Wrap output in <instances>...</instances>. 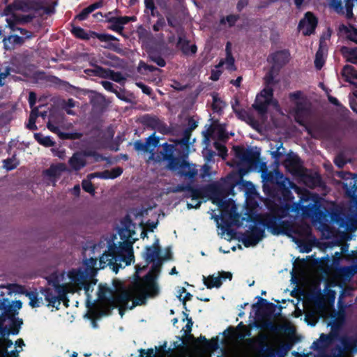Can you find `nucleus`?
I'll list each match as a JSON object with an SVG mask.
<instances>
[{"instance_id":"nucleus-1","label":"nucleus","mask_w":357,"mask_h":357,"mask_svg":"<svg viewBox=\"0 0 357 357\" xmlns=\"http://www.w3.org/2000/svg\"><path fill=\"white\" fill-rule=\"evenodd\" d=\"M159 241L157 239L151 247H147L144 253L146 262H153L152 272L149 273L143 279L135 281L128 289L122 290L114 298V305L119 307V313L123 316V309L132 310L137 305L144 303L146 296H153L158 294V287L155 282L154 275L158 271L161 264Z\"/></svg>"},{"instance_id":"nucleus-2","label":"nucleus","mask_w":357,"mask_h":357,"mask_svg":"<svg viewBox=\"0 0 357 357\" xmlns=\"http://www.w3.org/2000/svg\"><path fill=\"white\" fill-rule=\"evenodd\" d=\"M134 255L132 252V246L130 243L123 242L121 246L117 248H110L109 250H104V253L100 257L99 261L93 257L86 259L82 267L79 268H74L78 273L77 275L84 277V284L87 282V279L95 275L96 271L99 269L104 268L107 265L113 264H118L122 267L121 262L124 263V266L130 265L133 261Z\"/></svg>"},{"instance_id":"nucleus-3","label":"nucleus","mask_w":357,"mask_h":357,"mask_svg":"<svg viewBox=\"0 0 357 357\" xmlns=\"http://www.w3.org/2000/svg\"><path fill=\"white\" fill-rule=\"evenodd\" d=\"M77 275L76 270L72 269L57 278L54 292L50 289L45 291V299L50 305L57 307L67 294L75 293L85 286L84 277Z\"/></svg>"},{"instance_id":"nucleus-4","label":"nucleus","mask_w":357,"mask_h":357,"mask_svg":"<svg viewBox=\"0 0 357 357\" xmlns=\"http://www.w3.org/2000/svg\"><path fill=\"white\" fill-rule=\"evenodd\" d=\"M158 140L154 137V135L149 137L146 143L141 142H136L134 144L135 150L142 152H149L151 153L149 157L148 162L153 161L154 162H160L162 160H167L169 157L173 154L174 146L172 144H164L163 148L165 152H161L160 155L155 156L154 153H152L154 148L158 145Z\"/></svg>"},{"instance_id":"nucleus-5","label":"nucleus","mask_w":357,"mask_h":357,"mask_svg":"<svg viewBox=\"0 0 357 357\" xmlns=\"http://www.w3.org/2000/svg\"><path fill=\"white\" fill-rule=\"evenodd\" d=\"M10 333V331L9 329H0V357H19L18 354L22 351V347L24 346L23 340L19 339L15 342V345L19 349H16L15 351L8 354L7 348L12 344V342L7 338Z\"/></svg>"},{"instance_id":"nucleus-6","label":"nucleus","mask_w":357,"mask_h":357,"mask_svg":"<svg viewBox=\"0 0 357 357\" xmlns=\"http://www.w3.org/2000/svg\"><path fill=\"white\" fill-rule=\"evenodd\" d=\"M167 167L172 171H176L180 175L189 178H193L197 174L193 165L181 158H172L168 162Z\"/></svg>"},{"instance_id":"nucleus-7","label":"nucleus","mask_w":357,"mask_h":357,"mask_svg":"<svg viewBox=\"0 0 357 357\" xmlns=\"http://www.w3.org/2000/svg\"><path fill=\"white\" fill-rule=\"evenodd\" d=\"M272 105L278 108V102L273 99V91L271 89L266 88L257 96L252 107L260 114H264L266 112L267 107Z\"/></svg>"},{"instance_id":"nucleus-8","label":"nucleus","mask_w":357,"mask_h":357,"mask_svg":"<svg viewBox=\"0 0 357 357\" xmlns=\"http://www.w3.org/2000/svg\"><path fill=\"white\" fill-rule=\"evenodd\" d=\"M66 171H67L66 165L64 163H58L52 165L48 169L43 171V175L46 180L54 185L62 173Z\"/></svg>"},{"instance_id":"nucleus-9","label":"nucleus","mask_w":357,"mask_h":357,"mask_svg":"<svg viewBox=\"0 0 357 357\" xmlns=\"http://www.w3.org/2000/svg\"><path fill=\"white\" fill-rule=\"evenodd\" d=\"M232 275L230 272H219L216 275H210L208 277H203L204 284L208 288H219L222 283L223 280H231Z\"/></svg>"},{"instance_id":"nucleus-10","label":"nucleus","mask_w":357,"mask_h":357,"mask_svg":"<svg viewBox=\"0 0 357 357\" xmlns=\"http://www.w3.org/2000/svg\"><path fill=\"white\" fill-rule=\"evenodd\" d=\"M317 21L314 15L307 12L305 17L300 22L298 28L304 35H310L314 30L317 26Z\"/></svg>"},{"instance_id":"nucleus-11","label":"nucleus","mask_w":357,"mask_h":357,"mask_svg":"<svg viewBox=\"0 0 357 357\" xmlns=\"http://www.w3.org/2000/svg\"><path fill=\"white\" fill-rule=\"evenodd\" d=\"M251 331L250 328L242 324H240L236 329H232L229 337V340L234 343H238L245 337L250 336Z\"/></svg>"},{"instance_id":"nucleus-12","label":"nucleus","mask_w":357,"mask_h":357,"mask_svg":"<svg viewBox=\"0 0 357 357\" xmlns=\"http://www.w3.org/2000/svg\"><path fill=\"white\" fill-rule=\"evenodd\" d=\"M268 59L275 68H279L289 61V53L286 50L279 51L273 54Z\"/></svg>"},{"instance_id":"nucleus-13","label":"nucleus","mask_w":357,"mask_h":357,"mask_svg":"<svg viewBox=\"0 0 357 357\" xmlns=\"http://www.w3.org/2000/svg\"><path fill=\"white\" fill-rule=\"evenodd\" d=\"M232 108L236 116L240 119L251 125L253 128H255L257 126L256 121L248 112L239 108L238 100H235V103L232 105Z\"/></svg>"},{"instance_id":"nucleus-14","label":"nucleus","mask_w":357,"mask_h":357,"mask_svg":"<svg viewBox=\"0 0 357 357\" xmlns=\"http://www.w3.org/2000/svg\"><path fill=\"white\" fill-rule=\"evenodd\" d=\"M203 196V191L199 189H189V194L186 197L191 198V202L188 204V208H197L201 204V199Z\"/></svg>"},{"instance_id":"nucleus-15","label":"nucleus","mask_w":357,"mask_h":357,"mask_svg":"<svg viewBox=\"0 0 357 357\" xmlns=\"http://www.w3.org/2000/svg\"><path fill=\"white\" fill-rule=\"evenodd\" d=\"M68 163L73 170L79 171L86 165V160L82 153H75L69 159Z\"/></svg>"},{"instance_id":"nucleus-16","label":"nucleus","mask_w":357,"mask_h":357,"mask_svg":"<svg viewBox=\"0 0 357 357\" xmlns=\"http://www.w3.org/2000/svg\"><path fill=\"white\" fill-rule=\"evenodd\" d=\"M47 128L50 131H52L54 133H56L62 139H79L81 137V135L79 133H77V132H75V133L61 132L59 130V126H56L55 124H54L52 121H50L47 123Z\"/></svg>"},{"instance_id":"nucleus-17","label":"nucleus","mask_w":357,"mask_h":357,"mask_svg":"<svg viewBox=\"0 0 357 357\" xmlns=\"http://www.w3.org/2000/svg\"><path fill=\"white\" fill-rule=\"evenodd\" d=\"M342 75L347 82L356 84L357 81V71L351 66L347 65L342 71Z\"/></svg>"},{"instance_id":"nucleus-18","label":"nucleus","mask_w":357,"mask_h":357,"mask_svg":"<svg viewBox=\"0 0 357 357\" xmlns=\"http://www.w3.org/2000/svg\"><path fill=\"white\" fill-rule=\"evenodd\" d=\"M226 57L224 60H222L218 63L219 66L222 67L223 66H225V68L229 70H234L235 66H234V59L231 54L230 51V44L227 43L226 46Z\"/></svg>"},{"instance_id":"nucleus-19","label":"nucleus","mask_w":357,"mask_h":357,"mask_svg":"<svg viewBox=\"0 0 357 357\" xmlns=\"http://www.w3.org/2000/svg\"><path fill=\"white\" fill-rule=\"evenodd\" d=\"M347 195L351 197L357 204V175H355L350 180L349 183H345Z\"/></svg>"},{"instance_id":"nucleus-20","label":"nucleus","mask_w":357,"mask_h":357,"mask_svg":"<svg viewBox=\"0 0 357 357\" xmlns=\"http://www.w3.org/2000/svg\"><path fill=\"white\" fill-rule=\"evenodd\" d=\"M341 52L347 61L357 64V48L342 47Z\"/></svg>"},{"instance_id":"nucleus-21","label":"nucleus","mask_w":357,"mask_h":357,"mask_svg":"<svg viewBox=\"0 0 357 357\" xmlns=\"http://www.w3.org/2000/svg\"><path fill=\"white\" fill-rule=\"evenodd\" d=\"M177 46L185 54H194L197 52L195 45H190L188 41L181 38H179Z\"/></svg>"},{"instance_id":"nucleus-22","label":"nucleus","mask_w":357,"mask_h":357,"mask_svg":"<svg viewBox=\"0 0 357 357\" xmlns=\"http://www.w3.org/2000/svg\"><path fill=\"white\" fill-rule=\"evenodd\" d=\"M326 55V49L320 45L319 50L317 52L314 59V65L317 69H321L324 63Z\"/></svg>"},{"instance_id":"nucleus-23","label":"nucleus","mask_w":357,"mask_h":357,"mask_svg":"<svg viewBox=\"0 0 357 357\" xmlns=\"http://www.w3.org/2000/svg\"><path fill=\"white\" fill-rule=\"evenodd\" d=\"M309 109V103L305 98H298V100L296 102V118L298 119L300 116H302ZM298 121H299V119H297Z\"/></svg>"},{"instance_id":"nucleus-24","label":"nucleus","mask_w":357,"mask_h":357,"mask_svg":"<svg viewBox=\"0 0 357 357\" xmlns=\"http://www.w3.org/2000/svg\"><path fill=\"white\" fill-rule=\"evenodd\" d=\"M341 31L346 34V37L351 41L357 44V29L353 26H342L340 28Z\"/></svg>"},{"instance_id":"nucleus-25","label":"nucleus","mask_w":357,"mask_h":357,"mask_svg":"<svg viewBox=\"0 0 357 357\" xmlns=\"http://www.w3.org/2000/svg\"><path fill=\"white\" fill-rule=\"evenodd\" d=\"M213 136L220 140H225V139L228 138L225 128L222 125H218L215 126L213 130Z\"/></svg>"},{"instance_id":"nucleus-26","label":"nucleus","mask_w":357,"mask_h":357,"mask_svg":"<svg viewBox=\"0 0 357 357\" xmlns=\"http://www.w3.org/2000/svg\"><path fill=\"white\" fill-rule=\"evenodd\" d=\"M36 139L42 145L49 147L54 145V142L50 137H44L40 134H35Z\"/></svg>"},{"instance_id":"nucleus-27","label":"nucleus","mask_w":357,"mask_h":357,"mask_svg":"<svg viewBox=\"0 0 357 357\" xmlns=\"http://www.w3.org/2000/svg\"><path fill=\"white\" fill-rule=\"evenodd\" d=\"M38 109L37 108L33 109L30 114V116H29V122L26 125V126L29 129L36 130L37 128V127L36 126V119L38 117Z\"/></svg>"},{"instance_id":"nucleus-28","label":"nucleus","mask_w":357,"mask_h":357,"mask_svg":"<svg viewBox=\"0 0 357 357\" xmlns=\"http://www.w3.org/2000/svg\"><path fill=\"white\" fill-rule=\"evenodd\" d=\"M19 162L15 156L3 160V167L8 170H12L17 167Z\"/></svg>"},{"instance_id":"nucleus-29","label":"nucleus","mask_w":357,"mask_h":357,"mask_svg":"<svg viewBox=\"0 0 357 357\" xmlns=\"http://www.w3.org/2000/svg\"><path fill=\"white\" fill-rule=\"evenodd\" d=\"M26 296H27L29 299V305L32 307H37L40 306V301L37 298V295L34 292H27L26 294Z\"/></svg>"},{"instance_id":"nucleus-30","label":"nucleus","mask_w":357,"mask_h":357,"mask_svg":"<svg viewBox=\"0 0 357 357\" xmlns=\"http://www.w3.org/2000/svg\"><path fill=\"white\" fill-rule=\"evenodd\" d=\"M260 238L258 237L247 236L243 239V243L245 246H255L259 241Z\"/></svg>"},{"instance_id":"nucleus-31","label":"nucleus","mask_w":357,"mask_h":357,"mask_svg":"<svg viewBox=\"0 0 357 357\" xmlns=\"http://www.w3.org/2000/svg\"><path fill=\"white\" fill-rule=\"evenodd\" d=\"M1 287H6V286H1ZM6 288L9 290V293H18L22 294L24 293V289L22 286L15 284H10L6 286Z\"/></svg>"},{"instance_id":"nucleus-32","label":"nucleus","mask_w":357,"mask_h":357,"mask_svg":"<svg viewBox=\"0 0 357 357\" xmlns=\"http://www.w3.org/2000/svg\"><path fill=\"white\" fill-rule=\"evenodd\" d=\"M72 32L75 36L79 38H88V34L84 31L83 29L80 27H73L72 29Z\"/></svg>"},{"instance_id":"nucleus-33","label":"nucleus","mask_w":357,"mask_h":357,"mask_svg":"<svg viewBox=\"0 0 357 357\" xmlns=\"http://www.w3.org/2000/svg\"><path fill=\"white\" fill-rule=\"evenodd\" d=\"M82 188L87 192L93 195L95 192L94 188L89 180H84L82 183Z\"/></svg>"},{"instance_id":"nucleus-34","label":"nucleus","mask_w":357,"mask_h":357,"mask_svg":"<svg viewBox=\"0 0 357 357\" xmlns=\"http://www.w3.org/2000/svg\"><path fill=\"white\" fill-rule=\"evenodd\" d=\"M130 20H134V18L128 17H121L115 18L114 21L118 23V29L119 30H122L123 25L127 24Z\"/></svg>"},{"instance_id":"nucleus-35","label":"nucleus","mask_w":357,"mask_h":357,"mask_svg":"<svg viewBox=\"0 0 357 357\" xmlns=\"http://www.w3.org/2000/svg\"><path fill=\"white\" fill-rule=\"evenodd\" d=\"M93 11V6H88L87 8H84L77 16V18L79 20H84L86 18L88 15Z\"/></svg>"},{"instance_id":"nucleus-36","label":"nucleus","mask_w":357,"mask_h":357,"mask_svg":"<svg viewBox=\"0 0 357 357\" xmlns=\"http://www.w3.org/2000/svg\"><path fill=\"white\" fill-rule=\"evenodd\" d=\"M53 155L61 159H63L66 156V151L63 149L61 148H53L51 149Z\"/></svg>"},{"instance_id":"nucleus-37","label":"nucleus","mask_w":357,"mask_h":357,"mask_svg":"<svg viewBox=\"0 0 357 357\" xmlns=\"http://www.w3.org/2000/svg\"><path fill=\"white\" fill-rule=\"evenodd\" d=\"M236 21V17L234 15L227 16L226 18H222L221 20V24H228V26H231L234 24Z\"/></svg>"},{"instance_id":"nucleus-38","label":"nucleus","mask_w":357,"mask_h":357,"mask_svg":"<svg viewBox=\"0 0 357 357\" xmlns=\"http://www.w3.org/2000/svg\"><path fill=\"white\" fill-rule=\"evenodd\" d=\"M178 298L180 300H183V302L185 301V300L187 299H189V297L190 296V294L188 292H186V290L185 288L182 287V288H180L178 290Z\"/></svg>"},{"instance_id":"nucleus-39","label":"nucleus","mask_w":357,"mask_h":357,"mask_svg":"<svg viewBox=\"0 0 357 357\" xmlns=\"http://www.w3.org/2000/svg\"><path fill=\"white\" fill-rule=\"evenodd\" d=\"M122 169L117 167L113 169L111 172H108L109 175L105 176V178H115L122 174Z\"/></svg>"},{"instance_id":"nucleus-40","label":"nucleus","mask_w":357,"mask_h":357,"mask_svg":"<svg viewBox=\"0 0 357 357\" xmlns=\"http://www.w3.org/2000/svg\"><path fill=\"white\" fill-rule=\"evenodd\" d=\"M189 189H193V188L189 185H178L176 186L175 188H174L172 191L174 192L185 191V192H186V195H187V194H189Z\"/></svg>"},{"instance_id":"nucleus-41","label":"nucleus","mask_w":357,"mask_h":357,"mask_svg":"<svg viewBox=\"0 0 357 357\" xmlns=\"http://www.w3.org/2000/svg\"><path fill=\"white\" fill-rule=\"evenodd\" d=\"M219 65H217L211 72V79L213 81H216L219 79L220 75H221V70H219Z\"/></svg>"},{"instance_id":"nucleus-42","label":"nucleus","mask_w":357,"mask_h":357,"mask_svg":"<svg viewBox=\"0 0 357 357\" xmlns=\"http://www.w3.org/2000/svg\"><path fill=\"white\" fill-rule=\"evenodd\" d=\"M138 68H139V70L140 71L146 70H149L150 71H153V70H158L155 67L151 66H148V65H146V63H144L143 62H141L139 64Z\"/></svg>"},{"instance_id":"nucleus-43","label":"nucleus","mask_w":357,"mask_h":357,"mask_svg":"<svg viewBox=\"0 0 357 357\" xmlns=\"http://www.w3.org/2000/svg\"><path fill=\"white\" fill-rule=\"evenodd\" d=\"M165 22L164 19L160 18L157 22L153 25V30L155 31H158L160 30L165 25Z\"/></svg>"},{"instance_id":"nucleus-44","label":"nucleus","mask_w":357,"mask_h":357,"mask_svg":"<svg viewBox=\"0 0 357 357\" xmlns=\"http://www.w3.org/2000/svg\"><path fill=\"white\" fill-rule=\"evenodd\" d=\"M335 163L339 167H342L344 165V164L346 163V160L344 159L343 155H340L335 158Z\"/></svg>"},{"instance_id":"nucleus-45","label":"nucleus","mask_w":357,"mask_h":357,"mask_svg":"<svg viewBox=\"0 0 357 357\" xmlns=\"http://www.w3.org/2000/svg\"><path fill=\"white\" fill-rule=\"evenodd\" d=\"M211 167L208 165H204L202 167V177H206L211 175Z\"/></svg>"},{"instance_id":"nucleus-46","label":"nucleus","mask_w":357,"mask_h":357,"mask_svg":"<svg viewBox=\"0 0 357 357\" xmlns=\"http://www.w3.org/2000/svg\"><path fill=\"white\" fill-rule=\"evenodd\" d=\"M215 147L220 151L221 155L224 157V154L227 151L226 148L218 142L215 143Z\"/></svg>"},{"instance_id":"nucleus-47","label":"nucleus","mask_w":357,"mask_h":357,"mask_svg":"<svg viewBox=\"0 0 357 357\" xmlns=\"http://www.w3.org/2000/svg\"><path fill=\"white\" fill-rule=\"evenodd\" d=\"M296 161H297V158H296V156H294V157H293L292 158H291V159H290V158H288V159H286V160H284V165H285L287 167H289V166L291 165V163H294V165H296Z\"/></svg>"},{"instance_id":"nucleus-48","label":"nucleus","mask_w":357,"mask_h":357,"mask_svg":"<svg viewBox=\"0 0 357 357\" xmlns=\"http://www.w3.org/2000/svg\"><path fill=\"white\" fill-rule=\"evenodd\" d=\"M144 3L146 8L150 9L153 12L155 8L153 0H145Z\"/></svg>"},{"instance_id":"nucleus-49","label":"nucleus","mask_w":357,"mask_h":357,"mask_svg":"<svg viewBox=\"0 0 357 357\" xmlns=\"http://www.w3.org/2000/svg\"><path fill=\"white\" fill-rule=\"evenodd\" d=\"M22 303L20 301H15L12 303L10 307L14 310H20L22 307Z\"/></svg>"},{"instance_id":"nucleus-50","label":"nucleus","mask_w":357,"mask_h":357,"mask_svg":"<svg viewBox=\"0 0 357 357\" xmlns=\"http://www.w3.org/2000/svg\"><path fill=\"white\" fill-rule=\"evenodd\" d=\"M98 38L102 41H107L109 40H114L115 39V38L114 36H109V35H103V34L98 35Z\"/></svg>"},{"instance_id":"nucleus-51","label":"nucleus","mask_w":357,"mask_h":357,"mask_svg":"<svg viewBox=\"0 0 357 357\" xmlns=\"http://www.w3.org/2000/svg\"><path fill=\"white\" fill-rule=\"evenodd\" d=\"M232 357H250L248 354L245 351H236Z\"/></svg>"},{"instance_id":"nucleus-52","label":"nucleus","mask_w":357,"mask_h":357,"mask_svg":"<svg viewBox=\"0 0 357 357\" xmlns=\"http://www.w3.org/2000/svg\"><path fill=\"white\" fill-rule=\"evenodd\" d=\"M36 96L35 95L34 93L33 92H31L29 93V104L31 105V107H32L33 106V105L35 104L36 102Z\"/></svg>"},{"instance_id":"nucleus-53","label":"nucleus","mask_w":357,"mask_h":357,"mask_svg":"<svg viewBox=\"0 0 357 357\" xmlns=\"http://www.w3.org/2000/svg\"><path fill=\"white\" fill-rule=\"evenodd\" d=\"M276 157H279L284 153V148L282 144H280L274 152Z\"/></svg>"},{"instance_id":"nucleus-54","label":"nucleus","mask_w":357,"mask_h":357,"mask_svg":"<svg viewBox=\"0 0 357 357\" xmlns=\"http://www.w3.org/2000/svg\"><path fill=\"white\" fill-rule=\"evenodd\" d=\"M113 80L117 82H121L124 78L121 76L119 73H115L112 75Z\"/></svg>"},{"instance_id":"nucleus-55","label":"nucleus","mask_w":357,"mask_h":357,"mask_svg":"<svg viewBox=\"0 0 357 357\" xmlns=\"http://www.w3.org/2000/svg\"><path fill=\"white\" fill-rule=\"evenodd\" d=\"M102 84L105 89L108 91L112 90V84L110 82L104 81L102 82Z\"/></svg>"},{"instance_id":"nucleus-56","label":"nucleus","mask_w":357,"mask_h":357,"mask_svg":"<svg viewBox=\"0 0 357 357\" xmlns=\"http://www.w3.org/2000/svg\"><path fill=\"white\" fill-rule=\"evenodd\" d=\"M8 72L5 70L4 72H0V86L3 84V80L8 76Z\"/></svg>"},{"instance_id":"nucleus-57","label":"nucleus","mask_w":357,"mask_h":357,"mask_svg":"<svg viewBox=\"0 0 357 357\" xmlns=\"http://www.w3.org/2000/svg\"><path fill=\"white\" fill-rule=\"evenodd\" d=\"M143 91L144 93L150 94L151 93V89L148 86L142 84H137Z\"/></svg>"},{"instance_id":"nucleus-58","label":"nucleus","mask_w":357,"mask_h":357,"mask_svg":"<svg viewBox=\"0 0 357 357\" xmlns=\"http://www.w3.org/2000/svg\"><path fill=\"white\" fill-rule=\"evenodd\" d=\"M105 245L106 243L104 242L95 245L93 247V252H99V250L102 247V245H103V247H105Z\"/></svg>"},{"instance_id":"nucleus-59","label":"nucleus","mask_w":357,"mask_h":357,"mask_svg":"<svg viewBox=\"0 0 357 357\" xmlns=\"http://www.w3.org/2000/svg\"><path fill=\"white\" fill-rule=\"evenodd\" d=\"M79 192H80L79 185H77L74 186V188H73V194L75 195H79Z\"/></svg>"},{"instance_id":"nucleus-60","label":"nucleus","mask_w":357,"mask_h":357,"mask_svg":"<svg viewBox=\"0 0 357 357\" xmlns=\"http://www.w3.org/2000/svg\"><path fill=\"white\" fill-rule=\"evenodd\" d=\"M241 79H242V77H238L235 81H232L231 82L233 83V84L238 86L240 85Z\"/></svg>"},{"instance_id":"nucleus-61","label":"nucleus","mask_w":357,"mask_h":357,"mask_svg":"<svg viewBox=\"0 0 357 357\" xmlns=\"http://www.w3.org/2000/svg\"><path fill=\"white\" fill-rule=\"evenodd\" d=\"M156 63H158V66H164L165 65V61L162 59H158L157 61H156Z\"/></svg>"},{"instance_id":"nucleus-62","label":"nucleus","mask_w":357,"mask_h":357,"mask_svg":"<svg viewBox=\"0 0 357 357\" xmlns=\"http://www.w3.org/2000/svg\"><path fill=\"white\" fill-rule=\"evenodd\" d=\"M305 1V0H295V3L299 8Z\"/></svg>"},{"instance_id":"nucleus-63","label":"nucleus","mask_w":357,"mask_h":357,"mask_svg":"<svg viewBox=\"0 0 357 357\" xmlns=\"http://www.w3.org/2000/svg\"><path fill=\"white\" fill-rule=\"evenodd\" d=\"M101 6H102L101 3H95L92 4V5H91V6H93V10L95 9H96V8H100Z\"/></svg>"},{"instance_id":"nucleus-64","label":"nucleus","mask_w":357,"mask_h":357,"mask_svg":"<svg viewBox=\"0 0 357 357\" xmlns=\"http://www.w3.org/2000/svg\"><path fill=\"white\" fill-rule=\"evenodd\" d=\"M329 100L330 101L335 104V105H337V100L335 98H333V97H329Z\"/></svg>"}]
</instances>
